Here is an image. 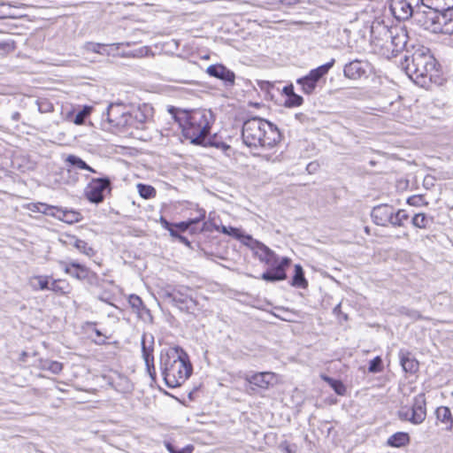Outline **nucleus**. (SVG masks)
<instances>
[{
  "mask_svg": "<svg viewBox=\"0 0 453 453\" xmlns=\"http://www.w3.org/2000/svg\"><path fill=\"white\" fill-rule=\"evenodd\" d=\"M168 111L180 127L183 136L192 144L207 146L210 143L211 130L215 120L211 111H188L173 106Z\"/></svg>",
  "mask_w": 453,
  "mask_h": 453,
  "instance_id": "obj_1",
  "label": "nucleus"
},
{
  "mask_svg": "<svg viewBox=\"0 0 453 453\" xmlns=\"http://www.w3.org/2000/svg\"><path fill=\"white\" fill-rule=\"evenodd\" d=\"M105 116L111 127L132 133L133 129L146 128V124L153 116V108L147 104L133 108L122 103H112L107 107Z\"/></svg>",
  "mask_w": 453,
  "mask_h": 453,
  "instance_id": "obj_2",
  "label": "nucleus"
},
{
  "mask_svg": "<svg viewBox=\"0 0 453 453\" xmlns=\"http://www.w3.org/2000/svg\"><path fill=\"white\" fill-rule=\"evenodd\" d=\"M159 365L166 386L173 388L181 386L193 371L188 353L180 346L162 349Z\"/></svg>",
  "mask_w": 453,
  "mask_h": 453,
  "instance_id": "obj_3",
  "label": "nucleus"
},
{
  "mask_svg": "<svg viewBox=\"0 0 453 453\" xmlns=\"http://www.w3.org/2000/svg\"><path fill=\"white\" fill-rule=\"evenodd\" d=\"M402 68L417 85L426 88L438 76L436 60L428 48L418 46L411 55H405Z\"/></svg>",
  "mask_w": 453,
  "mask_h": 453,
  "instance_id": "obj_4",
  "label": "nucleus"
},
{
  "mask_svg": "<svg viewBox=\"0 0 453 453\" xmlns=\"http://www.w3.org/2000/svg\"><path fill=\"white\" fill-rule=\"evenodd\" d=\"M242 138L243 143L250 148L269 150L280 141V133L272 122L255 117L244 121Z\"/></svg>",
  "mask_w": 453,
  "mask_h": 453,
  "instance_id": "obj_5",
  "label": "nucleus"
},
{
  "mask_svg": "<svg viewBox=\"0 0 453 453\" xmlns=\"http://www.w3.org/2000/svg\"><path fill=\"white\" fill-rule=\"evenodd\" d=\"M230 234L238 237L244 245L253 251L254 255L261 262L269 266H274L280 261L273 250L257 240L253 239L251 235L243 234L240 236L237 234L239 232L237 228L230 227Z\"/></svg>",
  "mask_w": 453,
  "mask_h": 453,
  "instance_id": "obj_6",
  "label": "nucleus"
},
{
  "mask_svg": "<svg viewBox=\"0 0 453 453\" xmlns=\"http://www.w3.org/2000/svg\"><path fill=\"white\" fill-rule=\"evenodd\" d=\"M407 40V32L402 27H394L392 38L386 40L383 45L379 46L375 50L383 57L391 58L404 49Z\"/></svg>",
  "mask_w": 453,
  "mask_h": 453,
  "instance_id": "obj_7",
  "label": "nucleus"
},
{
  "mask_svg": "<svg viewBox=\"0 0 453 453\" xmlns=\"http://www.w3.org/2000/svg\"><path fill=\"white\" fill-rule=\"evenodd\" d=\"M27 208L33 212L50 215L68 224L78 222L81 217L80 213L77 211L64 210L41 202L29 203Z\"/></svg>",
  "mask_w": 453,
  "mask_h": 453,
  "instance_id": "obj_8",
  "label": "nucleus"
},
{
  "mask_svg": "<svg viewBox=\"0 0 453 453\" xmlns=\"http://www.w3.org/2000/svg\"><path fill=\"white\" fill-rule=\"evenodd\" d=\"M60 265L64 272L79 280L86 281L90 286H98L100 279L98 275L89 268L76 261L64 262L61 261Z\"/></svg>",
  "mask_w": 453,
  "mask_h": 453,
  "instance_id": "obj_9",
  "label": "nucleus"
},
{
  "mask_svg": "<svg viewBox=\"0 0 453 453\" xmlns=\"http://www.w3.org/2000/svg\"><path fill=\"white\" fill-rule=\"evenodd\" d=\"M422 0H390L389 9L398 20H407L412 15H419Z\"/></svg>",
  "mask_w": 453,
  "mask_h": 453,
  "instance_id": "obj_10",
  "label": "nucleus"
},
{
  "mask_svg": "<svg viewBox=\"0 0 453 453\" xmlns=\"http://www.w3.org/2000/svg\"><path fill=\"white\" fill-rule=\"evenodd\" d=\"M334 59L310 71V73L297 80V83L301 86L303 93L310 95L313 93L317 87L318 81L326 75L334 65Z\"/></svg>",
  "mask_w": 453,
  "mask_h": 453,
  "instance_id": "obj_11",
  "label": "nucleus"
},
{
  "mask_svg": "<svg viewBox=\"0 0 453 453\" xmlns=\"http://www.w3.org/2000/svg\"><path fill=\"white\" fill-rule=\"evenodd\" d=\"M165 297L181 311H188L196 304L193 290L183 285L175 287L172 291H167Z\"/></svg>",
  "mask_w": 453,
  "mask_h": 453,
  "instance_id": "obj_12",
  "label": "nucleus"
},
{
  "mask_svg": "<svg viewBox=\"0 0 453 453\" xmlns=\"http://www.w3.org/2000/svg\"><path fill=\"white\" fill-rule=\"evenodd\" d=\"M443 12H437L435 10L428 9V12L420 11L419 15H416L417 20L420 25L428 31L433 33L444 34V21L442 19Z\"/></svg>",
  "mask_w": 453,
  "mask_h": 453,
  "instance_id": "obj_13",
  "label": "nucleus"
},
{
  "mask_svg": "<svg viewBox=\"0 0 453 453\" xmlns=\"http://www.w3.org/2000/svg\"><path fill=\"white\" fill-rule=\"evenodd\" d=\"M111 191V181L108 177L95 178L86 188L87 198H104Z\"/></svg>",
  "mask_w": 453,
  "mask_h": 453,
  "instance_id": "obj_14",
  "label": "nucleus"
},
{
  "mask_svg": "<svg viewBox=\"0 0 453 453\" xmlns=\"http://www.w3.org/2000/svg\"><path fill=\"white\" fill-rule=\"evenodd\" d=\"M154 337L152 334H143L142 337V354L146 369L150 378L156 380V369L154 365Z\"/></svg>",
  "mask_w": 453,
  "mask_h": 453,
  "instance_id": "obj_15",
  "label": "nucleus"
},
{
  "mask_svg": "<svg viewBox=\"0 0 453 453\" xmlns=\"http://www.w3.org/2000/svg\"><path fill=\"white\" fill-rule=\"evenodd\" d=\"M394 27H389L384 22L374 21L371 27V43L374 50L388 38H392Z\"/></svg>",
  "mask_w": 453,
  "mask_h": 453,
  "instance_id": "obj_16",
  "label": "nucleus"
},
{
  "mask_svg": "<svg viewBox=\"0 0 453 453\" xmlns=\"http://www.w3.org/2000/svg\"><path fill=\"white\" fill-rule=\"evenodd\" d=\"M370 70V64L366 60L354 59L349 61L344 65L343 74L349 80H358L362 77L367 76Z\"/></svg>",
  "mask_w": 453,
  "mask_h": 453,
  "instance_id": "obj_17",
  "label": "nucleus"
},
{
  "mask_svg": "<svg viewBox=\"0 0 453 453\" xmlns=\"http://www.w3.org/2000/svg\"><path fill=\"white\" fill-rule=\"evenodd\" d=\"M206 211L203 209H197V217H190L185 221H181L174 225L180 232L189 231L190 234H196L204 230H209L207 222H204L201 227H197L196 225L205 218Z\"/></svg>",
  "mask_w": 453,
  "mask_h": 453,
  "instance_id": "obj_18",
  "label": "nucleus"
},
{
  "mask_svg": "<svg viewBox=\"0 0 453 453\" xmlns=\"http://www.w3.org/2000/svg\"><path fill=\"white\" fill-rule=\"evenodd\" d=\"M290 258L285 257L274 266H271L272 269L262 273L261 279L265 281H280L287 278L286 268L290 265Z\"/></svg>",
  "mask_w": 453,
  "mask_h": 453,
  "instance_id": "obj_19",
  "label": "nucleus"
},
{
  "mask_svg": "<svg viewBox=\"0 0 453 453\" xmlns=\"http://www.w3.org/2000/svg\"><path fill=\"white\" fill-rule=\"evenodd\" d=\"M394 208L387 203L373 207L371 216L373 222L379 226L392 224Z\"/></svg>",
  "mask_w": 453,
  "mask_h": 453,
  "instance_id": "obj_20",
  "label": "nucleus"
},
{
  "mask_svg": "<svg viewBox=\"0 0 453 453\" xmlns=\"http://www.w3.org/2000/svg\"><path fill=\"white\" fill-rule=\"evenodd\" d=\"M206 73L211 77L223 81L226 85L234 84V73L221 64L209 65Z\"/></svg>",
  "mask_w": 453,
  "mask_h": 453,
  "instance_id": "obj_21",
  "label": "nucleus"
},
{
  "mask_svg": "<svg viewBox=\"0 0 453 453\" xmlns=\"http://www.w3.org/2000/svg\"><path fill=\"white\" fill-rule=\"evenodd\" d=\"M411 411V422L414 425L421 424L426 416V399L423 394L417 395L414 398V403Z\"/></svg>",
  "mask_w": 453,
  "mask_h": 453,
  "instance_id": "obj_22",
  "label": "nucleus"
},
{
  "mask_svg": "<svg viewBox=\"0 0 453 453\" xmlns=\"http://www.w3.org/2000/svg\"><path fill=\"white\" fill-rule=\"evenodd\" d=\"M246 380L250 384L260 388H268L275 381V374L269 372H257L246 376Z\"/></svg>",
  "mask_w": 453,
  "mask_h": 453,
  "instance_id": "obj_23",
  "label": "nucleus"
},
{
  "mask_svg": "<svg viewBox=\"0 0 453 453\" xmlns=\"http://www.w3.org/2000/svg\"><path fill=\"white\" fill-rule=\"evenodd\" d=\"M399 358L404 372L415 373L418 370V362L411 357L410 352L400 350Z\"/></svg>",
  "mask_w": 453,
  "mask_h": 453,
  "instance_id": "obj_24",
  "label": "nucleus"
},
{
  "mask_svg": "<svg viewBox=\"0 0 453 453\" xmlns=\"http://www.w3.org/2000/svg\"><path fill=\"white\" fill-rule=\"evenodd\" d=\"M422 7L448 12L453 8V0H422Z\"/></svg>",
  "mask_w": 453,
  "mask_h": 453,
  "instance_id": "obj_25",
  "label": "nucleus"
},
{
  "mask_svg": "<svg viewBox=\"0 0 453 453\" xmlns=\"http://www.w3.org/2000/svg\"><path fill=\"white\" fill-rule=\"evenodd\" d=\"M50 279L48 275H35L29 279L28 284L34 291L48 290Z\"/></svg>",
  "mask_w": 453,
  "mask_h": 453,
  "instance_id": "obj_26",
  "label": "nucleus"
},
{
  "mask_svg": "<svg viewBox=\"0 0 453 453\" xmlns=\"http://www.w3.org/2000/svg\"><path fill=\"white\" fill-rule=\"evenodd\" d=\"M410 435L405 432H397L388 437L387 444L392 448H401L410 443Z\"/></svg>",
  "mask_w": 453,
  "mask_h": 453,
  "instance_id": "obj_27",
  "label": "nucleus"
},
{
  "mask_svg": "<svg viewBox=\"0 0 453 453\" xmlns=\"http://www.w3.org/2000/svg\"><path fill=\"white\" fill-rule=\"evenodd\" d=\"M436 418L445 424L446 429L449 431L452 430L453 427V417L451 414V411L447 406H440L435 411Z\"/></svg>",
  "mask_w": 453,
  "mask_h": 453,
  "instance_id": "obj_28",
  "label": "nucleus"
},
{
  "mask_svg": "<svg viewBox=\"0 0 453 453\" xmlns=\"http://www.w3.org/2000/svg\"><path fill=\"white\" fill-rule=\"evenodd\" d=\"M92 107L84 105L76 114L73 111L67 114V119L73 121L75 125H82L85 123L86 119L90 115Z\"/></svg>",
  "mask_w": 453,
  "mask_h": 453,
  "instance_id": "obj_29",
  "label": "nucleus"
},
{
  "mask_svg": "<svg viewBox=\"0 0 453 453\" xmlns=\"http://www.w3.org/2000/svg\"><path fill=\"white\" fill-rule=\"evenodd\" d=\"M291 285L300 288H305L308 286L303 269L300 265H295V273L291 280Z\"/></svg>",
  "mask_w": 453,
  "mask_h": 453,
  "instance_id": "obj_30",
  "label": "nucleus"
},
{
  "mask_svg": "<svg viewBox=\"0 0 453 453\" xmlns=\"http://www.w3.org/2000/svg\"><path fill=\"white\" fill-rule=\"evenodd\" d=\"M128 303L139 317H142V312H149V310L143 304L142 298L137 295H130L128 297Z\"/></svg>",
  "mask_w": 453,
  "mask_h": 453,
  "instance_id": "obj_31",
  "label": "nucleus"
},
{
  "mask_svg": "<svg viewBox=\"0 0 453 453\" xmlns=\"http://www.w3.org/2000/svg\"><path fill=\"white\" fill-rule=\"evenodd\" d=\"M48 290H51L58 295H68L70 293L69 284L63 280H50V288Z\"/></svg>",
  "mask_w": 453,
  "mask_h": 453,
  "instance_id": "obj_32",
  "label": "nucleus"
},
{
  "mask_svg": "<svg viewBox=\"0 0 453 453\" xmlns=\"http://www.w3.org/2000/svg\"><path fill=\"white\" fill-rule=\"evenodd\" d=\"M321 379L326 381L338 395H344L346 393V387L344 384L339 380H335L334 378H331L326 374L321 375Z\"/></svg>",
  "mask_w": 453,
  "mask_h": 453,
  "instance_id": "obj_33",
  "label": "nucleus"
},
{
  "mask_svg": "<svg viewBox=\"0 0 453 453\" xmlns=\"http://www.w3.org/2000/svg\"><path fill=\"white\" fill-rule=\"evenodd\" d=\"M66 163H68L70 165L81 169V170H87L91 173H96V170L93 169L91 166H89L85 161H83L81 157L75 156V155H69L66 157Z\"/></svg>",
  "mask_w": 453,
  "mask_h": 453,
  "instance_id": "obj_34",
  "label": "nucleus"
},
{
  "mask_svg": "<svg viewBox=\"0 0 453 453\" xmlns=\"http://www.w3.org/2000/svg\"><path fill=\"white\" fill-rule=\"evenodd\" d=\"M71 240L73 241L71 242V244H73L80 252L88 257H92L95 254L94 250L89 247L85 241L77 239L74 236H73Z\"/></svg>",
  "mask_w": 453,
  "mask_h": 453,
  "instance_id": "obj_35",
  "label": "nucleus"
},
{
  "mask_svg": "<svg viewBox=\"0 0 453 453\" xmlns=\"http://www.w3.org/2000/svg\"><path fill=\"white\" fill-rule=\"evenodd\" d=\"M137 190L142 198H150L156 196V189L150 185L139 183L137 184Z\"/></svg>",
  "mask_w": 453,
  "mask_h": 453,
  "instance_id": "obj_36",
  "label": "nucleus"
},
{
  "mask_svg": "<svg viewBox=\"0 0 453 453\" xmlns=\"http://www.w3.org/2000/svg\"><path fill=\"white\" fill-rule=\"evenodd\" d=\"M442 19L444 21V34L453 35V8L448 12H444Z\"/></svg>",
  "mask_w": 453,
  "mask_h": 453,
  "instance_id": "obj_37",
  "label": "nucleus"
},
{
  "mask_svg": "<svg viewBox=\"0 0 453 453\" xmlns=\"http://www.w3.org/2000/svg\"><path fill=\"white\" fill-rule=\"evenodd\" d=\"M36 104L38 106V111L42 113L51 112L54 110L52 103L46 98H39L36 101Z\"/></svg>",
  "mask_w": 453,
  "mask_h": 453,
  "instance_id": "obj_38",
  "label": "nucleus"
},
{
  "mask_svg": "<svg viewBox=\"0 0 453 453\" xmlns=\"http://www.w3.org/2000/svg\"><path fill=\"white\" fill-rule=\"evenodd\" d=\"M43 368L50 371L54 374H58L63 370V365L58 361L47 360L43 364Z\"/></svg>",
  "mask_w": 453,
  "mask_h": 453,
  "instance_id": "obj_39",
  "label": "nucleus"
},
{
  "mask_svg": "<svg viewBox=\"0 0 453 453\" xmlns=\"http://www.w3.org/2000/svg\"><path fill=\"white\" fill-rule=\"evenodd\" d=\"M148 53H149L148 47H141V48L134 50L123 52L121 54V56L125 57V58H142V57L148 55Z\"/></svg>",
  "mask_w": 453,
  "mask_h": 453,
  "instance_id": "obj_40",
  "label": "nucleus"
},
{
  "mask_svg": "<svg viewBox=\"0 0 453 453\" xmlns=\"http://www.w3.org/2000/svg\"><path fill=\"white\" fill-rule=\"evenodd\" d=\"M408 219V214L404 210L393 211L392 225L401 226L403 220Z\"/></svg>",
  "mask_w": 453,
  "mask_h": 453,
  "instance_id": "obj_41",
  "label": "nucleus"
},
{
  "mask_svg": "<svg viewBox=\"0 0 453 453\" xmlns=\"http://www.w3.org/2000/svg\"><path fill=\"white\" fill-rule=\"evenodd\" d=\"M382 359L377 356L369 362L368 371L372 373L380 372L382 371Z\"/></svg>",
  "mask_w": 453,
  "mask_h": 453,
  "instance_id": "obj_42",
  "label": "nucleus"
},
{
  "mask_svg": "<svg viewBox=\"0 0 453 453\" xmlns=\"http://www.w3.org/2000/svg\"><path fill=\"white\" fill-rule=\"evenodd\" d=\"M399 312L402 314V315H404L413 320H418V319H422V315L420 314V312L417 310H413V309H410V308H407V307H401L400 310H399Z\"/></svg>",
  "mask_w": 453,
  "mask_h": 453,
  "instance_id": "obj_43",
  "label": "nucleus"
},
{
  "mask_svg": "<svg viewBox=\"0 0 453 453\" xmlns=\"http://www.w3.org/2000/svg\"><path fill=\"white\" fill-rule=\"evenodd\" d=\"M412 224L418 228H426L428 223V219L423 213H417L414 215L411 220Z\"/></svg>",
  "mask_w": 453,
  "mask_h": 453,
  "instance_id": "obj_44",
  "label": "nucleus"
},
{
  "mask_svg": "<svg viewBox=\"0 0 453 453\" xmlns=\"http://www.w3.org/2000/svg\"><path fill=\"white\" fill-rule=\"evenodd\" d=\"M303 102V99L301 96L297 94L288 95V97L287 98L285 102V105L287 107H296L300 106Z\"/></svg>",
  "mask_w": 453,
  "mask_h": 453,
  "instance_id": "obj_45",
  "label": "nucleus"
},
{
  "mask_svg": "<svg viewBox=\"0 0 453 453\" xmlns=\"http://www.w3.org/2000/svg\"><path fill=\"white\" fill-rule=\"evenodd\" d=\"M101 48H103L102 44L101 43H97V42H87L86 45H85V49L87 50L104 55V52L101 50Z\"/></svg>",
  "mask_w": 453,
  "mask_h": 453,
  "instance_id": "obj_46",
  "label": "nucleus"
},
{
  "mask_svg": "<svg viewBox=\"0 0 453 453\" xmlns=\"http://www.w3.org/2000/svg\"><path fill=\"white\" fill-rule=\"evenodd\" d=\"M132 42H119V43H112V44H102L103 48H101V50L104 52V54L109 55L110 52L108 51V48L114 47L116 50H118L120 46L126 45V46H131Z\"/></svg>",
  "mask_w": 453,
  "mask_h": 453,
  "instance_id": "obj_47",
  "label": "nucleus"
},
{
  "mask_svg": "<svg viewBox=\"0 0 453 453\" xmlns=\"http://www.w3.org/2000/svg\"><path fill=\"white\" fill-rule=\"evenodd\" d=\"M398 416H399L400 419H402V420H408V421L411 422V410L402 409V410L399 411Z\"/></svg>",
  "mask_w": 453,
  "mask_h": 453,
  "instance_id": "obj_48",
  "label": "nucleus"
},
{
  "mask_svg": "<svg viewBox=\"0 0 453 453\" xmlns=\"http://www.w3.org/2000/svg\"><path fill=\"white\" fill-rule=\"evenodd\" d=\"M0 50L3 51V53H8L13 50V47L9 42H0Z\"/></svg>",
  "mask_w": 453,
  "mask_h": 453,
  "instance_id": "obj_49",
  "label": "nucleus"
},
{
  "mask_svg": "<svg viewBox=\"0 0 453 453\" xmlns=\"http://www.w3.org/2000/svg\"><path fill=\"white\" fill-rule=\"evenodd\" d=\"M121 381L124 383V388L121 390L122 392H129L132 390L133 386L127 378H121Z\"/></svg>",
  "mask_w": 453,
  "mask_h": 453,
  "instance_id": "obj_50",
  "label": "nucleus"
},
{
  "mask_svg": "<svg viewBox=\"0 0 453 453\" xmlns=\"http://www.w3.org/2000/svg\"><path fill=\"white\" fill-rule=\"evenodd\" d=\"M160 223H161V226L169 231V229H171L173 226V224L170 223L169 221H167L164 217H161L160 218Z\"/></svg>",
  "mask_w": 453,
  "mask_h": 453,
  "instance_id": "obj_51",
  "label": "nucleus"
},
{
  "mask_svg": "<svg viewBox=\"0 0 453 453\" xmlns=\"http://www.w3.org/2000/svg\"><path fill=\"white\" fill-rule=\"evenodd\" d=\"M194 447L188 445L180 449H177L175 453H192Z\"/></svg>",
  "mask_w": 453,
  "mask_h": 453,
  "instance_id": "obj_52",
  "label": "nucleus"
},
{
  "mask_svg": "<svg viewBox=\"0 0 453 453\" xmlns=\"http://www.w3.org/2000/svg\"><path fill=\"white\" fill-rule=\"evenodd\" d=\"M179 232L180 231L177 228H175L174 226L171 229H169L170 235L175 239H178L179 236L180 235Z\"/></svg>",
  "mask_w": 453,
  "mask_h": 453,
  "instance_id": "obj_53",
  "label": "nucleus"
},
{
  "mask_svg": "<svg viewBox=\"0 0 453 453\" xmlns=\"http://www.w3.org/2000/svg\"><path fill=\"white\" fill-rule=\"evenodd\" d=\"M281 447H282L284 453H295V450L292 449L291 446L289 444H288L287 442L283 443L281 445Z\"/></svg>",
  "mask_w": 453,
  "mask_h": 453,
  "instance_id": "obj_54",
  "label": "nucleus"
},
{
  "mask_svg": "<svg viewBox=\"0 0 453 453\" xmlns=\"http://www.w3.org/2000/svg\"><path fill=\"white\" fill-rule=\"evenodd\" d=\"M283 92L285 93V95L288 97V95H293L295 94L294 92V88H293V86L290 85V86H286L284 88H283Z\"/></svg>",
  "mask_w": 453,
  "mask_h": 453,
  "instance_id": "obj_55",
  "label": "nucleus"
},
{
  "mask_svg": "<svg viewBox=\"0 0 453 453\" xmlns=\"http://www.w3.org/2000/svg\"><path fill=\"white\" fill-rule=\"evenodd\" d=\"M178 240L180 241V242L185 244L186 246L189 247L190 246V242L188 240L187 237L183 236V235H180Z\"/></svg>",
  "mask_w": 453,
  "mask_h": 453,
  "instance_id": "obj_56",
  "label": "nucleus"
},
{
  "mask_svg": "<svg viewBox=\"0 0 453 453\" xmlns=\"http://www.w3.org/2000/svg\"><path fill=\"white\" fill-rule=\"evenodd\" d=\"M296 119H298L300 122H304L308 118L303 113H296Z\"/></svg>",
  "mask_w": 453,
  "mask_h": 453,
  "instance_id": "obj_57",
  "label": "nucleus"
},
{
  "mask_svg": "<svg viewBox=\"0 0 453 453\" xmlns=\"http://www.w3.org/2000/svg\"><path fill=\"white\" fill-rule=\"evenodd\" d=\"M165 448L166 449L168 450L169 453H175L176 452V449L174 448V446L173 444H171L170 442H167L165 444Z\"/></svg>",
  "mask_w": 453,
  "mask_h": 453,
  "instance_id": "obj_58",
  "label": "nucleus"
},
{
  "mask_svg": "<svg viewBox=\"0 0 453 453\" xmlns=\"http://www.w3.org/2000/svg\"><path fill=\"white\" fill-rule=\"evenodd\" d=\"M284 4L293 5L299 2V0H280Z\"/></svg>",
  "mask_w": 453,
  "mask_h": 453,
  "instance_id": "obj_59",
  "label": "nucleus"
},
{
  "mask_svg": "<svg viewBox=\"0 0 453 453\" xmlns=\"http://www.w3.org/2000/svg\"><path fill=\"white\" fill-rule=\"evenodd\" d=\"M20 114L19 112H14L12 116V119L19 120Z\"/></svg>",
  "mask_w": 453,
  "mask_h": 453,
  "instance_id": "obj_60",
  "label": "nucleus"
},
{
  "mask_svg": "<svg viewBox=\"0 0 453 453\" xmlns=\"http://www.w3.org/2000/svg\"><path fill=\"white\" fill-rule=\"evenodd\" d=\"M406 201H407V203H408L410 205H416V204H417V203H415V202H416V200H411V199H408V200H406Z\"/></svg>",
  "mask_w": 453,
  "mask_h": 453,
  "instance_id": "obj_61",
  "label": "nucleus"
},
{
  "mask_svg": "<svg viewBox=\"0 0 453 453\" xmlns=\"http://www.w3.org/2000/svg\"><path fill=\"white\" fill-rule=\"evenodd\" d=\"M340 307H341V304H338L337 306H335L334 309V312L339 311Z\"/></svg>",
  "mask_w": 453,
  "mask_h": 453,
  "instance_id": "obj_62",
  "label": "nucleus"
},
{
  "mask_svg": "<svg viewBox=\"0 0 453 453\" xmlns=\"http://www.w3.org/2000/svg\"><path fill=\"white\" fill-rule=\"evenodd\" d=\"M421 197H422L421 196L413 195V196H409L408 198L412 199V198H421Z\"/></svg>",
  "mask_w": 453,
  "mask_h": 453,
  "instance_id": "obj_63",
  "label": "nucleus"
},
{
  "mask_svg": "<svg viewBox=\"0 0 453 453\" xmlns=\"http://www.w3.org/2000/svg\"><path fill=\"white\" fill-rule=\"evenodd\" d=\"M89 201L97 204V203H99L100 202H102L103 200H97V199H95V200H89Z\"/></svg>",
  "mask_w": 453,
  "mask_h": 453,
  "instance_id": "obj_64",
  "label": "nucleus"
}]
</instances>
